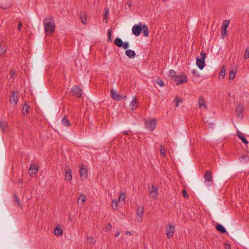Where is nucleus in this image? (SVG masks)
<instances>
[{"mask_svg":"<svg viewBox=\"0 0 249 249\" xmlns=\"http://www.w3.org/2000/svg\"><path fill=\"white\" fill-rule=\"evenodd\" d=\"M43 24L46 35L50 36H52L55 28L54 18L50 16L44 19Z\"/></svg>","mask_w":249,"mask_h":249,"instance_id":"nucleus-1","label":"nucleus"},{"mask_svg":"<svg viewBox=\"0 0 249 249\" xmlns=\"http://www.w3.org/2000/svg\"><path fill=\"white\" fill-rule=\"evenodd\" d=\"M157 120L155 119H152L151 120H145V127L152 131L155 129L157 124Z\"/></svg>","mask_w":249,"mask_h":249,"instance_id":"nucleus-2","label":"nucleus"},{"mask_svg":"<svg viewBox=\"0 0 249 249\" xmlns=\"http://www.w3.org/2000/svg\"><path fill=\"white\" fill-rule=\"evenodd\" d=\"M245 110L244 105L239 103L236 107L235 111L237 113V116L238 118H243L244 117V111Z\"/></svg>","mask_w":249,"mask_h":249,"instance_id":"nucleus-3","label":"nucleus"},{"mask_svg":"<svg viewBox=\"0 0 249 249\" xmlns=\"http://www.w3.org/2000/svg\"><path fill=\"white\" fill-rule=\"evenodd\" d=\"M177 85L186 83L187 81V76L185 75H177L173 79Z\"/></svg>","mask_w":249,"mask_h":249,"instance_id":"nucleus-4","label":"nucleus"},{"mask_svg":"<svg viewBox=\"0 0 249 249\" xmlns=\"http://www.w3.org/2000/svg\"><path fill=\"white\" fill-rule=\"evenodd\" d=\"M205 182L208 183V185H211L213 183L212 180V174L210 170H207L205 171L204 175Z\"/></svg>","mask_w":249,"mask_h":249,"instance_id":"nucleus-5","label":"nucleus"},{"mask_svg":"<svg viewBox=\"0 0 249 249\" xmlns=\"http://www.w3.org/2000/svg\"><path fill=\"white\" fill-rule=\"evenodd\" d=\"M166 235L168 238H171L175 231V227L169 224L166 227Z\"/></svg>","mask_w":249,"mask_h":249,"instance_id":"nucleus-6","label":"nucleus"},{"mask_svg":"<svg viewBox=\"0 0 249 249\" xmlns=\"http://www.w3.org/2000/svg\"><path fill=\"white\" fill-rule=\"evenodd\" d=\"M144 208L143 207L139 206L137 209V219L139 222H141L143 215Z\"/></svg>","mask_w":249,"mask_h":249,"instance_id":"nucleus-7","label":"nucleus"},{"mask_svg":"<svg viewBox=\"0 0 249 249\" xmlns=\"http://www.w3.org/2000/svg\"><path fill=\"white\" fill-rule=\"evenodd\" d=\"M141 23H140L139 25H134L132 27V33L133 34L136 36H138L140 35L142 30V27H141Z\"/></svg>","mask_w":249,"mask_h":249,"instance_id":"nucleus-8","label":"nucleus"},{"mask_svg":"<svg viewBox=\"0 0 249 249\" xmlns=\"http://www.w3.org/2000/svg\"><path fill=\"white\" fill-rule=\"evenodd\" d=\"M72 178L71 170L70 169H65V179L67 181H71Z\"/></svg>","mask_w":249,"mask_h":249,"instance_id":"nucleus-9","label":"nucleus"},{"mask_svg":"<svg viewBox=\"0 0 249 249\" xmlns=\"http://www.w3.org/2000/svg\"><path fill=\"white\" fill-rule=\"evenodd\" d=\"M18 98V97L17 96V94H12L9 97L10 105L13 107H15L17 104Z\"/></svg>","mask_w":249,"mask_h":249,"instance_id":"nucleus-10","label":"nucleus"},{"mask_svg":"<svg viewBox=\"0 0 249 249\" xmlns=\"http://www.w3.org/2000/svg\"><path fill=\"white\" fill-rule=\"evenodd\" d=\"M196 65L200 70H202L205 66V60L199 57H197Z\"/></svg>","mask_w":249,"mask_h":249,"instance_id":"nucleus-11","label":"nucleus"},{"mask_svg":"<svg viewBox=\"0 0 249 249\" xmlns=\"http://www.w3.org/2000/svg\"><path fill=\"white\" fill-rule=\"evenodd\" d=\"M8 123L6 122H0V129L3 133L8 130Z\"/></svg>","mask_w":249,"mask_h":249,"instance_id":"nucleus-12","label":"nucleus"},{"mask_svg":"<svg viewBox=\"0 0 249 249\" xmlns=\"http://www.w3.org/2000/svg\"><path fill=\"white\" fill-rule=\"evenodd\" d=\"M125 54L130 59H133L135 57L136 53L134 50L131 49H127L125 51Z\"/></svg>","mask_w":249,"mask_h":249,"instance_id":"nucleus-13","label":"nucleus"},{"mask_svg":"<svg viewBox=\"0 0 249 249\" xmlns=\"http://www.w3.org/2000/svg\"><path fill=\"white\" fill-rule=\"evenodd\" d=\"M130 106L131 109L132 110H134L135 109H136L137 108L138 105H137V98H136V96H135L133 98V99L130 103Z\"/></svg>","mask_w":249,"mask_h":249,"instance_id":"nucleus-14","label":"nucleus"},{"mask_svg":"<svg viewBox=\"0 0 249 249\" xmlns=\"http://www.w3.org/2000/svg\"><path fill=\"white\" fill-rule=\"evenodd\" d=\"M82 92V89L81 88L76 85L73 86L70 91L71 93H81Z\"/></svg>","mask_w":249,"mask_h":249,"instance_id":"nucleus-15","label":"nucleus"},{"mask_svg":"<svg viewBox=\"0 0 249 249\" xmlns=\"http://www.w3.org/2000/svg\"><path fill=\"white\" fill-rule=\"evenodd\" d=\"M198 104L200 108L204 107L205 109H207V104L202 96H200L199 97L198 100Z\"/></svg>","mask_w":249,"mask_h":249,"instance_id":"nucleus-16","label":"nucleus"},{"mask_svg":"<svg viewBox=\"0 0 249 249\" xmlns=\"http://www.w3.org/2000/svg\"><path fill=\"white\" fill-rule=\"evenodd\" d=\"M148 189L150 195V197L154 199H157L158 195V190H151L150 188H148Z\"/></svg>","mask_w":249,"mask_h":249,"instance_id":"nucleus-17","label":"nucleus"},{"mask_svg":"<svg viewBox=\"0 0 249 249\" xmlns=\"http://www.w3.org/2000/svg\"><path fill=\"white\" fill-rule=\"evenodd\" d=\"M111 98L115 101H119L121 99H125L126 96H121L120 94H111Z\"/></svg>","mask_w":249,"mask_h":249,"instance_id":"nucleus-18","label":"nucleus"},{"mask_svg":"<svg viewBox=\"0 0 249 249\" xmlns=\"http://www.w3.org/2000/svg\"><path fill=\"white\" fill-rule=\"evenodd\" d=\"M80 174L81 177L85 179L87 178V169L84 167H81L80 170Z\"/></svg>","mask_w":249,"mask_h":249,"instance_id":"nucleus-19","label":"nucleus"},{"mask_svg":"<svg viewBox=\"0 0 249 249\" xmlns=\"http://www.w3.org/2000/svg\"><path fill=\"white\" fill-rule=\"evenodd\" d=\"M216 229L221 233H225L226 232V230L225 227L220 224H217L216 226Z\"/></svg>","mask_w":249,"mask_h":249,"instance_id":"nucleus-20","label":"nucleus"},{"mask_svg":"<svg viewBox=\"0 0 249 249\" xmlns=\"http://www.w3.org/2000/svg\"><path fill=\"white\" fill-rule=\"evenodd\" d=\"M237 135L242 140V142L245 144H248V141H247V140L246 139V138L244 137V136L242 134V133L241 132H240L239 131H238Z\"/></svg>","mask_w":249,"mask_h":249,"instance_id":"nucleus-21","label":"nucleus"},{"mask_svg":"<svg viewBox=\"0 0 249 249\" xmlns=\"http://www.w3.org/2000/svg\"><path fill=\"white\" fill-rule=\"evenodd\" d=\"M38 169V168L36 165H32L30 167L29 172L31 175H33V174H36L37 173Z\"/></svg>","mask_w":249,"mask_h":249,"instance_id":"nucleus-22","label":"nucleus"},{"mask_svg":"<svg viewBox=\"0 0 249 249\" xmlns=\"http://www.w3.org/2000/svg\"><path fill=\"white\" fill-rule=\"evenodd\" d=\"M62 123L65 126H71V123H70L69 120L68 118L65 116L62 118Z\"/></svg>","mask_w":249,"mask_h":249,"instance_id":"nucleus-23","label":"nucleus"},{"mask_svg":"<svg viewBox=\"0 0 249 249\" xmlns=\"http://www.w3.org/2000/svg\"><path fill=\"white\" fill-rule=\"evenodd\" d=\"M29 108V106L28 105V104L26 103H25L24 104V105H23V107L22 109V112L24 115L27 116L28 114Z\"/></svg>","mask_w":249,"mask_h":249,"instance_id":"nucleus-24","label":"nucleus"},{"mask_svg":"<svg viewBox=\"0 0 249 249\" xmlns=\"http://www.w3.org/2000/svg\"><path fill=\"white\" fill-rule=\"evenodd\" d=\"M249 156L247 155L241 156L239 158V161L242 163L246 162L247 161L249 160Z\"/></svg>","mask_w":249,"mask_h":249,"instance_id":"nucleus-25","label":"nucleus"},{"mask_svg":"<svg viewBox=\"0 0 249 249\" xmlns=\"http://www.w3.org/2000/svg\"><path fill=\"white\" fill-rule=\"evenodd\" d=\"M123 43L121 39L119 37L116 38L114 40V44L118 47H121Z\"/></svg>","mask_w":249,"mask_h":249,"instance_id":"nucleus-26","label":"nucleus"},{"mask_svg":"<svg viewBox=\"0 0 249 249\" xmlns=\"http://www.w3.org/2000/svg\"><path fill=\"white\" fill-rule=\"evenodd\" d=\"M174 103H175L176 107H178L181 103H182V100L181 99V98L176 96L174 100Z\"/></svg>","mask_w":249,"mask_h":249,"instance_id":"nucleus-27","label":"nucleus"},{"mask_svg":"<svg viewBox=\"0 0 249 249\" xmlns=\"http://www.w3.org/2000/svg\"><path fill=\"white\" fill-rule=\"evenodd\" d=\"M54 233L57 236L62 235L63 234V231L62 228L57 227L54 231Z\"/></svg>","mask_w":249,"mask_h":249,"instance_id":"nucleus-28","label":"nucleus"},{"mask_svg":"<svg viewBox=\"0 0 249 249\" xmlns=\"http://www.w3.org/2000/svg\"><path fill=\"white\" fill-rule=\"evenodd\" d=\"M143 33L145 36H148L149 35L148 28L147 25H143L142 27Z\"/></svg>","mask_w":249,"mask_h":249,"instance_id":"nucleus-29","label":"nucleus"},{"mask_svg":"<svg viewBox=\"0 0 249 249\" xmlns=\"http://www.w3.org/2000/svg\"><path fill=\"white\" fill-rule=\"evenodd\" d=\"M14 199L15 202L17 203V206L19 208H21V204L20 201L19 199L17 196L14 194Z\"/></svg>","mask_w":249,"mask_h":249,"instance_id":"nucleus-30","label":"nucleus"},{"mask_svg":"<svg viewBox=\"0 0 249 249\" xmlns=\"http://www.w3.org/2000/svg\"><path fill=\"white\" fill-rule=\"evenodd\" d=\"M80 19L81 20V22L83 24H86L87 23V17L85 14L83 15L82 13H81Z\"/></svg>","mask_w":249,"mask_h":249,"instance_id":"nucleus-31","label":"nucleus"},{"mask_svg":"<svg viewBox=\"0 0 249 249\" xmlns=\"http://www.w3.org/2000/svg\"><path fill=\"white\" fill-rule=\"evenodd\" d=\"M229 20H224V22L222 25L221 27V30H225L227 31V29L229 26Z\"/></svg>","mask_w":249,"mask_h":249,"instance_id":"nucleus-32","label":"nucleus"},{"mask_svg":"<svg viewBox=\"0 0 249 249\" xmlns=\"http://www.w3.org/2000/svg\"><path fill=\"white\" fill-rule=\"evenodd\" d=\"M125 194L124 192H121L119 195V201H124V202H125Z\"/></svg>","mask_w":249,"mask_h":249,"instance_id":"nucleus-33","label":"nucleus"},{"mask_svg":"<svg viewBox=\"0 0 249 249\" xmlns=\"http://www.w3.org/2000/svg\"><path fill=\"white\" fill-rule=\"evenodd\" d=\"M236 71H230V73H229V79H234L236 75Z\"/></svg>","mask_w":249,"mask_h":249,"instance_id":"nucleus-34","label":"nucleus"},{"mask_svg":"<svg viewBox=\"0 0 249 249\" xmlns=\"http://www.w3.org/2000/svg\"><path fill=\"white\" fill-rule=\"evenodd\" d=\"M111 205L113 209H117L118 208V201L116 199L113 200L111 203Z\"/></svg>","mask_w":249,"mask_h":249,"instance_id":"nucleus-35","label":"nucleus"},{"mask_svg":"<svg viewBox=\"0 0 249 249\" xmlns=\"http://www.w3.org/2000/svg\"><path fill=\"white\" fill-rule=\"evenodd\" d=\"M244 57L245 59H247L249 58V47L246 48Z\"/></svg>","mask_w":249,"mask_h":249,"instance_id":"nucleus-36","label":"nucleus"},{"mask_svg":"<svg viewBox=\"0 0 249 249\" xmlns=\"http://www.w3.org/2000/svg\"><path fill=\"white\" fill-rule=\"evenodd\" d=\"M160 154L164 156L166 155V151L165 148L163 145H160Z\"/></svg>","mask_w":249,"mask_h":249,"instance_id":"nucleus-37","label":"nucleus"},{"mask_svg":"<svg viewBox=\"0 0 249 249\" xmlns=\"http://www.w3.org/2000/svg\"><path fill=\"white\" fill-rule=\"evenodd\" d=\"M169 76L174 79L175 77L177 75H176V72L173 70H170L169 71Z\"/></svg>","mask_w":249,"mask_h":249,"instance_id":"nucleus-38","label":"nucleus"},{"mask_svg":"<svg viewBox=\"0 0 249 249\" xmlns=\"http://www.w3.org/2000/svg\"><path fill=\"white\" fill-rule=\"evenodd\" d=\"M129 47V43L128 42L126 41L124 43H123L122 47L124 49H127Z\"/></svg>","mask_w":249,"mask_h":249,"instance_id":"nucleus-39","label":"nucleus"},{"mask_svg":"<svg viewBox=\"0 0 249 249\" xmlns=\"http://www.w3.org/2000/svg\"><path fill=\"white\" fill-rule=\"evenodd\" d=\"M85 200H86L85 196L84 195H81L78 198V202H79V201H81L82 202H84L85 201Z\"/></svg>","mask_w":249,"mask_h":249,"instance_id":"nucleus-40","label":"nucleus"},{"mask_svg":"<svg viewBox=\"0 0 249 249\" xmlns=\"http://www.w3.org/2000/svg\"><path fill=\"white\" fill-rule=\"evenodd\" d=\"M6 51V49L4 48V47H2L1 48V45H0V56L3 55Z\"/></svg>","mask_w":249,"mask_h":249,"instance_id":"nucleus-41","label":"nucleus"},{"mask_svg":"<svg viewBox=\"0 0 249 249\" xmlns=\"http://www.w3.org/2000/svg\"><path fill=\"white\" fill-rule=\"evenodd\" d=\"M157 83L160 86H163L164 85L163 81L160 79H158L157 80Z\"/></svg>","mask_w":249,"mask_h":249,"instance_id":"nucleus-42","label":"nucleus"},{"mask_svg":"<svg viewBox=\"0 0 249 249\" xmlns=\"http://www.w3.org/2000/svg\"><path fill=\"white\" fill-rule=\"evenodd\" d=\"M182 195L186 199H187L189 197V196L185 189L182 191Z\"/></svg>","mask_w":249,"mask_h":249,"instance_id":"nucleus-43","label":"nucleus"},{"mask_svg":"<svg viewBox=\"0 0 249 249\" xmlns=\"http://www.w3.org/2000/svg\"><path fill=\"white\" fill-rule=\"evenodd\" d=\"M16 73V71L14 70L11 69L10 71V75L11 78H13Z\"/></svg>","mask_w":249,"mask_h":249,"instance_id":"nucleus-44","label":"nucleus"},{"mask_svg":"<svg viewBox=\"0 0 249 249\" xmlns=\"http://www.w3.org/2000/svg\"><path fill=\"white\" fill-rule=\"evenodd\" d=\"M112 229V225L110 223H108L107 225L106 228V231H109Z\"/></svg>","mask_w":249,"mask_h":249,"instance_id":"nucleus-45","label":"nucleus"},{"mask_svg":"<svg viewBox=\"0 0 249 249\" xmlns=\"http://www.w3.org/2000/svg\"><path fill=\"white\" fill-rule=\"evenodd\" d=\"M87 239L90 240L91 243L92 244H95V243H96V240L94 237H89L88 236Z\"/></svg>","mask_w":249,"mask_h":249,"instance_id":"nucleus-46","label":"nucleus"},{"mask_svg":"<svg viewBox=\"0 0 249 249\" xmlns=\"http://www.w3.org/2000/svg\"><path fill=\"white\" fill-rule=\"evenodd\" d=\"M104 14V20H106V22L107 21V15L108 13V9H107Z\"/></svg>","mask_w":249,"mask_h":249,"instance_id":"nucleus-47","label":"nucleus"},{"mask_svg":"<svg viewBox=\"0 0 249 249\" xmlns=\"http://www.w3.org/2000/svg\"><path fill=\"white\" fill-rule=\"evenodd\" d=\"M200 55L201 56V59H203L205 60V57H206V53H205L204 51H202L201 52Z\"/></svg>","mask_w":249,"mask_h":249,"instance_id":"nucleus-48","label":"nucleus"},{"mask_svg":"<svg viewBox=\"0 0 249 249\" xmlns=\"http://www.w3.org/2000/svg\"><path fill=\"white\" fill-rule=\"evenodd\" d=\"M226 30H221V36L223 38H224L226 36Z\"/></svg>","mask_w":249,"mask_h":249,"instance_id":"nucleus-49","label":"nucleus"},{"mask_svg":"<svg viewBox=\"0 0 249 249\" xmlns=\"http://www.w3.org/2000/svg\"><path fill=\"white\" fill-rule=\"evenodd\" d=\"M225 71H224L222 70V71H220V73H219V77H222V78H223V77L225 76Z\"/></svg>","mask_w":249,"mask_h":249,"instance_id":"nucleus-50","label":"nucleus"},{"mask_svg":"<svg viewBox=\"0 0 249 249\" xmlns=\"http://www.w3.org/2000/svg\"><path fill=\"white\" fill-rule=\"evenodd\" d=\"M192 74H193L194 76H198V75L197 74V72H197V70H196V69H193V70H192Z\"/></svg>","mask_w":249,"mask_h":249,"instance_id":"nucleus-51","label":"nucleus"},{"mask_svg":"<svg viewBox=\"0 0 249 249\" xmlns=\"http://www.w3.org/2000/svg\"><path fill=\"white\" fill-rule=\"evenodd\" d=\"M149 188H150L151 190H158V187L156 186H155L153 184L152 185V186L151 187H149Z\"/></svg>","mask_w":249,"mask_h":249,"instance_id":"nucleus-52","label":"nucleus"},{"mask_svg":"<svg viewBox=\"0 0 249 249\" xmlns=\"http://www.w3.org/2000/svg\"><path fill=\"white\" fill-rule=\"evenodd\" d=\"M107 34H108V39H110V37H111V29L108 30V32H107Z\"/></svg>","mask_w":249,"mask_h":249,"instance_id":"nucleus-53","label":"nucleus"},{"mask_svg":"<svg viewBox=\"0 0 249 249\" xmlns=\"http://www.w3.org/2000/svg\"><path fill=\"white\" fill-rule=\"evenodd\" d=\"M22 26V24L21 22H19V24L18 27V31H21V28Z\"/></svg>","mask_w":249,"mask_h":249,"instance_id":"nucleus-54","label":"nucleus"},{"mask_svg":"<svg viewBox=\"0 0 249 249\" xmlns=\"http://www.w3.org/2000/svg\"><path fill=\"white\" fill-rule=\"evenodd\" d=\"M77 98H82V94H76Z\"/></svg>","mask_w":249,"mask_h":249,"instance_id":"nucleus-55","label":"nucleus"},{"mask_svg":"<svg viewBox=\"0 0 249 249\" xmlns=\"http://www.w3.org/2000/svg\"><path fill=\"white\" fill-rule=\"evenodd\" d=\"M129 132H130V131H124V133L126 135H128L129 134Z\"/></svg>","mask_w":249,"mask_h":249,"instance_id":"nucleus-56","label":"nucleus"},{"mask_svg":"<svg viewBox=\"0 0 249 249\" xmlns=\"http://www.w3.org/2000/svg\"><path fill=\"white\" fill-rule=\"evenodd\" d=\"M119 234H120V233H119V232H116L115 233V236L116 237H118V236L119 235Z\"/></svg>","mask_w":249,"mask_h":249,"instance_id":"nucleus-57","label":"nucleus"},{"mask_svg":"<svg viewBox=\"0 0 249 249\" xmlns=\"http://www.w3.org/2000/svg\"><path fill=\"white\" fill-rule=\"evenodd\" d=\"M112 93V94L116 93V92L115 91H114V90L112 89L111 90V93Z\"/></svg>","mask_w":249,"mask_h":249,"instance_id":"nucleus-58","label":"nucleus"},{"mask_svg":"<svg viewBox=\"0 0 249 249\" xmlns=\"http://www.w3.org/2000/svg\"><path fill=\"white\" fill-rule=\"evenodd\" d=\"M226 249H231L230 245H228V247H226Z\"/></svg>","mask_w":249,"mask_h":249,"instance_id":"nucleus-59","label":"nucleus"},{"mask_svg":"<svg viewBox=\"0 0 249 249\" xmlns=\"http://www.w3.org/2000/svg\"><path fill=\"white\" fill-rule=\"evenodd\" d=\"M8 115L9 116H12V113H11V112H8Z\"/></svg>","mask_w":249,"mask_h":249,"instance_id":"nucleus-60","label":"nucleus"},{"mask_svg":"<svg viewBox=\"0 0 249 249\" xmlns=\"http://www.w3.org/2000/svg\"><path fill=\"white\" fill-rule=\"evenodd\" d=\"M126 234H127V235H131V232H129V231H127V232H126Z\"/></svg>","mask_w":249,"mask_h":249,"instance_id":"nucleus-61","label":"nucleus"},{"mask_svg":"<svg viewBox=\"0 0 249 249\" xmlns=\"http://www.w3.org/2000/svg\"><path fill=\"white\" fill-rule=\"evenodd\" d=\"M11 93L14 94L15 93V92L14 91H13Z\"/></svg>","mask_w":249,"mask_h":249,"instance_id":"nucleus-62","label":"nucleus"},{"mask_svg":"<svg viewBox=\"0 0 249 249\" xmlns=\"http://www.w3.org/2000/svg\"><path fill=\"white\" fill-rule=\"evenodd\" d=\"M162 1H163V2H165V1H166V0H162Z\"/></svg>","mask_w":249,"mask_h":249,"instance_id":"nucleus-63","label":"nucleus"}]
</instances>
